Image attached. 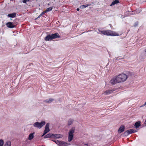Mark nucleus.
Segmentation results:
<instances>
[{
	"label": "nucleus",
	"mask_w": 146,
	"mask_h": 146,
	"mask_svg": "<svg viewBox=\"0 0 146 146\" xmlns=\"http://www.w3.org/2000/svg\"><path fill=\"white\" fill-rule=\"evenodd\" d=\"M46 13V12H45V11H44V12H42L41 14H40L42 15H44V14L45 13Z\"/></svg>",
	"instance_id": "nucleus-28"
},
{
	"label": "nucleus",
	"mask_w": 146,
	"mask_h": 146,
	"mask_svg": "<svg viewBox=\"0 0 146 146\" xmlns=\"http://www.w3.org/2000/svg\"><path fill=\"white\" fill-rule=\"evenodd\" d=\"M145 124L146 125V120L145 121Z\"/></svg>",
	"instance_id": "nucleus-36"
},
{
	"label": "nucleus",
	"mask_w": 146,
	"mask_h": 146,
	"mask_svg": "<svg viewBox=\"0 0 146 146\" xmlns=\"http://www.w3.org/2000/svg\"><path fill=\"white\" fill-rule=\"evenodd\" d=\"M145 52H146V48L145 50Z\"/></svg>",
	"instance_id": "nucleus-34"
},
{
	"label": "nucleus",
	"mask_w": 146,
	"mask_h": 146,
	"mask_svg": "<svg viewBox=\"0 0 146 146\" xmlns=\"http://www.w3.org/2000/svg\"><path fill=\"white\" fill-rule=\"evenodd\" d=\"M54 100V99L52 98L47 99L44 100V102L46 103H51Z\"/></svg>",
	"instance_id": "nucleus-18"
},
{
	"label": "nucleus",
	"mask_w": 146,
	"mask_h": 146,
	"mask_svg": "<svg viewBox=\"0 0 146 146\" xmlns=\"http://www.w3.org/2000/svg\"><path fill=\"white\" fill-rule=\"evenodd\" d=\"M46 124L44 121H41L40 122H36L33 124L34 127L37 128L39 129L41 128Z\"/></svg>",
	"instance_id": "nucleus-5"
},
{
	"label": "nucleus",
	"mask_w": 146,
	"mask_h": 146,
	"mask_svg": "<svg viewBox=\"0 0 146 146\" xmlns=\"http://www.w3.org/2000/svg\"><path fill=\"white\" fill-rule=\"evenodd\" d=\"M60 37L59 35L57 33L52 34L51 35H48L44 38V40L46 41L51 40L52 39H55L57 38H60Z\"/></svg>",
	"instance_id": "nucleus-3"
},
{
	"label": "nucleus",
	"mask_w": 146,
	"mask_h": 146,
	"mask_svg": "<svg viewBox=\"0 0 146 146\" xmlns=\"http://www.w3.org/2000/svg\"><path fill=\"white\" fill-rule=\"evenodd\" d=\"M136 132V131L134 129H130L126 131H125L124 134L126 136H127L129 134H131L132 133H135Z\"/></svg>",
	"instance_id": "nucleus-6"
},
{
	"label": "nucleus",
	"mask_w": 146,
	"mask_h": 146,
	"mask_svg": "<svg viewBox=\"0 0 146 146\" xmlns=\"http://www.w3.org/2000/svg\"><path fill=\"white\" fill-rule=\"evenodd\" d=\"M128 78L127 75L122 73L113 78L110 80V83L113 84L125 81Z\"/></svg>",
	"instance_id": "nucleus-1"
},
{
	"label": "nucleus",
	"mask_w": 146,
	"mask_h": 146,
	"mask_svg": "<svg viewBox=\"0 0 146 146\" xmlns=\"http://www.w3.org/2000/svg\"><path fill=\"white\" fill-rule=\"evenodd\" d=\"M141 11V10H140L139 12V13H140Z\"/></svg>",
	"instance_id": "nucleus-35"
},
{
	"label": "nucleus",
	"mask_w": 146,
	"mask_h": 146,
	"mask_svg": "<svg viewBox=\"0 0 146 146\" xmlns=\"http://www.w3.org/2000/svg\"><path fill=\"white\" fill-rule=\"evenodd\" d=\"M42 15L40 14L38 17V18H40V17Z\"/></svg>",
	"instance_id": "nucleus-30"
},
{
	"label": "nucleus",
	"mask_w": 146,
	"mask_h": 146,
	"mask_svg": "<svg viewBox=\"0 0 146 146\" xmlns=\"http://www.w3.org/2000/svg\"><path fill=\"white\" fill-rule=\"evenodd\" d=\"M84 146H88V145L87 144H85L84 145Z\"/></svg>",
	"instance_id": "nucleus-31"
},
{
	"label": "nucleus",
	"mask_w": 146,
	"mask_h": 146,
	"mask_svg": "<svg viewBox=\"0 0 146 146\" xmlns=\"http://www.w3.org/2000/svg\"><path fill=\"white\" fill-rule=\"evenodd\" d=\"M63 135L61 134H52V137L54 138L59 139L63 137Z\"/></svg>",
	"instance_id": "nucleus-7"
},
{
	"label": "nucleus",
	"mask_w": 146,
	"mask_h": 146,
	"mask_svg": "<svg viewBox=\"0 0 146 146\" xmlns=\"http://www.w3.org/2000/svg\"><path fill=\"white\" fill-rule=\"evenodd\" d=\"M71 145L70 143H67L63 141H62L61 142V146H67L70 145Z\"/></svg>",
	"instance_id": "nucleus-12"
},
{
	"label": "nucleus",
	"mask_w": 146,
	"mask_h": 146,
	"mask_svg": "<svg viewBox=\"0 0 146 146\" xmlns=\"http://www.w3.org/2000/svg\"><path fill=\"white\" fill-rule=\"evenodd\" d=\"M141 122L140 121H138L135 123L134 126L136 128H138L140 126Z\"/></svg>",
	"instance_id": "nucleus-16"
},
{
	"label": "nucleus",
	"mask_w": 146,
	"mask_h": 146,
	"mask_svg": "<svg viewBox=\"0 0 146 146\" xmlns=\"http://www.w3.org/2000/svg\"><path fill=\"white\" fill-rule=\"evenodd\" d=\"M88 5H82L81 6L82 7V8H86V7H88Z\"/></svg>",
	"instance_id": "nucleus-24"
},
{
	"label": "nucleus",
	"mask_w": 146,
	"mask_h": 146,
	"mask_svg": "<svg viewBox=\"0 0 146 146\" xmlns=\"http://www.w3.org/2000/svg\"><path fill=\"white\" fill-rule=\"evenodd\" d=\"M62 141H59L58 140H57L56 141V142L55 143L57 145H58L60 146H61V142Z\"/></svg>",
	"instance_id": "nucleus-22"
},
{
	"label": "nucleus",
	"mask_w": 146,
	"mask_h": 146,
	"mask_svg": "<svg viewBox=\"0 0 146 146\" xmlns=\"http://www.w3.org/2000/svg\"><path fill=\"white\" fill-rule=\"evenodd\" d=\"M114 90H108L105 91L104 93L103 94L105 95H108L112 93Z\"/></svg>",
	"instance_id": "nucleus-9"
},
{
	"label": "nucleus",
	"mask_w": 146,
	"mask_h": 146,
	"mask_svg": "<svg viewBox=\"0 0 146 146\" xmlns=\"http://www.w3.org/2000/svg\"><path fill=\"white\" fill-rule=\"evenodd\" d=\"M7 26L10 28H13L15 26L13 24V23L11 22H9L6 24Z\"/></svg>",
	"instance_id": "nucleus-10"
},
{
	"label": "nucleus",
	"mask_w": 146,
	"mask_h": 146,
	"mask_svg": "<svg viewBox=\"0 0 146 146\" xmlns=\"http://www.w3.org/2000/svg\"><path fill=\"white\" fill-rule=\"evenodd\" d=\"M46 133H44H44H43V134L42 135V137L43 136H44V135H45V134H46Z\"/></svg>",
	"instance_id": "nucleus-29"
},
{
	"label": "nucleus",
	"mask_w": 146,
	"mask_h": 146,
	"mask_svg": "<svg viewBox=\"0 0 146 146\" xmlns=\"http://www.w3.org/2000/svg\"><path fill=\"white\" fill-rule=\"evenodd\" d=\"M125 127L123 125H121L119 129L118 132V133H121L124 131Z\"/></svg>",
	"instance_id": "nucleus-11"
},
{
	"label": "nucleus",
	"mask_w": 146,
	"mask_h": 146,
	"mask_svg": "<svg viewBox=\"0 0 146 146\" xmlns=\"http://www.w3.org/2000/svg\"><path fill=\"white\" fill-rule=\"evenodd\" d=\"M52 8L51 7L48 8L46 9V10L45 11V12L46 13L49 12L50 11H51L52 10Z\"/></svg>",
	"instance_id": "nucleus-23"
},
{
	"label": "nucleus",
	"mask_w": 146,
	"mask_h": 146,
	"mask_svg": "<svg viewBox=\"0 0 146 146\" xmlns=\"http://www.w3.org/2000/svg\"><path fill=\"white\" fill-rule=\"evenodd\" d=\"M75 129V127H73L69 132L68 136V141L69 142H70L73 138L74 133Z\"/></svg>",
	"instance_id": "nucleus-4"
},
{
	"label": "nucleus",
	"mask_w": 146,
	"mask_h": 146,
	"mask_svg": "<svg viewBox=\"0 0 146 146\" xmlns=\"http://www.w3.org/2000/svg\"><path fill=\"white\" fill-rule=\"evenodd\" d=\"M7 16L9 17L14 18L16 16V15L15 13H13L9 14Z\"/></svg>",
	"instance_id": "nucleus-15"
},
{
	"label": "nucleus",
	"mask_w": 146,
	"mask_h": 146,
	"mask_svg": "<svg viewBox=\"0 0 146 146\" xmlns=\"http://www.w3.org/2000/svg\"><path fill=\"white\" fill-rule=\"evenodd\" d=\"M52 134L50 133L48 134L45 136L44 137V138H47L51 137H52Z\"/></svg>",
	"instance_id": "nucleus-20"
},
{
	"label": "nucleus",
	"mask_w": 146,
	"mask_h": 146,
	"mask_svg": "<svg viewBox=\"0 0 146 146\" xmlns=\"http://www.w3.org/2000/svg\"><path fill=\"white\" fill-rule=\"evenodd\" d=\"M74 121V120L72 119H69L68 122V125L70 126L73 124V122Z\"/></svg>",
	"instance_id": "nucleus-14"
},
{
	"label": "nucleus",
	"mask_w": 146,
	"mask_h": 146,
	"mask_svg": "<svg viewBox=\"0 0 146 146\" xmlns=\"http://www.w3.org/2000/svg\"><path fill=\"white\" fill-rule=\"evenodd\" d=\"M11 143L10 141H7L5 143L4 146H11Z\"/></svg>",
	"instance_id": "nucleus-17"
},
{
	"label": "nucleus",
	"mask_w": 146,
	"mask_h": 146,
	"mask_svg": "<svg viewBox=\"0 0 146 146\" xmlns=\"http://www.w3.org/2000/svg\"><path fill=\"white\" fill-rule=\"evenodd\" d=\"M4 143V142L3 140L0 139V146H3Z\"/></svg>",
	"instance_id": "nucleus-21"
},
{
	"label": "nucleus",
	"mask_w": 146,
	"mask_h": 146,
	"mask_svg": "<svg viewBox=\"0 0 146 146\" xmlns=\"http://www.w3.org/2000/svg\"><path fill=\"white\" fill-rule=\"evenodd\" d=\"M27 1V0H23V2L25 3H26Z\"/></svg>",
	"instance_id": "nucleus-27"
},
{
	"label": "nucleus",
	"mask_w": 146,
	"mask_h": 146,
	"mask_svg": "<svg viewBox=\"0 0 146 146\" xmlns=\"http://www.w3.org/2000/svg\"><path fill=\"white\" fill-rule=\"evenodd\" d=\"M138 24V22H137L135 23L134 25V26L136 27V26H137V25Z\"/></svg>",
	"instance_id": "nucleus-25"
},
{
	"label": "nucleus",
	"mask_w": 146,
	"mask_h": 146,
	"mask_svg": "<svg viewBox=\"0 0 146 146\" xmlns=\"http://www.w3.org/2000/svg\"><path fill=\"white\" fill-rule=\"evenodd\" d=\"M79 10H80V9H79V8H77V10L78 11H79Z\"/></svg>",
	"instance_id": "nucleus-33"
},
{
	"label": "nucleus",
	"mask_w": 146,
	"mask_h": 146,
	"mask_svg": "<svg viewBox=\"0 0 146 146\" xmlns=\"http://www.w3.org/2000/svg\"><path fill=\"white\" fill-rule=\"evenodd\" d=\"M49 123H47L45 126V130L44 131V133H47L49 131Z\"/></svg>",
	"instance_id": "nucleus-8"
},
{
	"label": "nucleus",
	"mask_w": 146,
	"mask_h": 146,
	"mask_svg": "<svg viewBox=\"0 0 146 146\" xmlns=\"http://www.w3.org/2000/svg\"><path fill=\"white\" fill-rule=\"evenodd\" d=\"M146 106V102L145 103V104L141 106H140V107H142L143 106Z\"/></svg>",
	"instance_id": "nucleus-26"
},
{
	"label": "nucleus",
	"mask_w": 146,
	"mask_h": 146,
	"mask_svg": "<svg viewBox=\"0 0 146 146\" xmlns=\"http://www.w3.org/2000/svg\"><path fill=\"white\" fill-rule=\"evenodd\" d=\"M118 3H119V1L118 0H115L110 5V6H112L113 5H114L115 4Z\"/></svg>",
	"instance_id": "nucleus-19"
},
{
	"label": "nucleus",
	"mask_w": 146,
	"mask_h": 146,
	"mask_svg": "<svg viewBox=\"0 0 146 146\" xmlns=\"http://www.w3.org/2000/svg\"><path fill=\"white\" fill-rule=\"evenodd\" d=\"M35 133H31L29 134L28 138V139L29 140H31L34 138V137Z\"/></svg>",
	"instance_id": "nucleus-13"
},
{
	"label": "nucleus",
	"mask_w": 146,
	"mask_h": 146,
	"mask_svg": "<svg viewBox=\"0 0 146 146\" xmlns=\"http://www.w3.org/2000/svg\"><path fill=\"white\" fill-rule=\"evenodd\" d=\"M57 140H56V139H55V140H53V141L54 142H55V143L56 142V141Z\"/></svg>",
	"instance_id": "nucleus-32"
},
{
	"label": "nucleus",
	"mask_w": 146,
	"mask_h": 146,
	"mask_svg": "<svg viewBox=\"0 0 146 146\" xmlns=\"http://www.w3.org/2000/svg\"><path fill=\"white\" fill-rule=\"evenodd\" d=\"M98 30L100 32L104 35L110 36H117L119 35L118 33L117 32L111 31L110 30L101 31L100 29H98Z\"/></svg>",
	"instance_id": "nucleus-2"
}]
</instances>
